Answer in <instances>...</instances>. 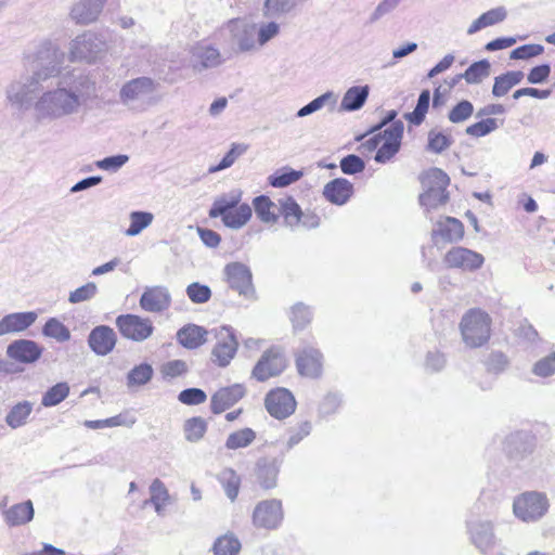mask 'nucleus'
I'll return each instance as SVG.
<instances>
[{"instance_id": "0eeeda50", "label": "nucleus", "mask_w": 555, "mask_h": 555, "mask_svg": "<svg viewBox=\"0 0 555 555\" xmlns=\"http://www.w3.org/2000/svg\"><path fill=\"white\" fill-rule=\"evenodd\" d=\"M116 326L122 337L135 343H142L154 333L153 322L138 314H120L116 318Z\"/></svg>"}, {"instance_id": "cd10ccee", "label": "nucleus", "mask_w": 555, "mask_h": 555, "mask_svg": "<svg viewBox=\"0 0 555 555\" xmlns=\"http://www.w3.org/2000/svg\"><path fill=\"white\" fill-rule=\"evenodd\" d=\"M34 505L30 500L17 503L8 508L4 513V521L10 527H17L28 524L34 518Z\"/></svg>"}, {"instance_id": "a211bd4d", "label": "nucleus", "mask_w": 555, "mask_h": 555, "mask_svg": "<svg viewBox=\"0 0 555 555\" xmlns=\"http://www.w3.org/2000/svg\"><path fill=\"white\" fill-rule=\"evenodd\" d=\"M139 304L144 311L160 313L170 307L171 295L166 286H150L142 293Z\"/></svg>"}, {"instance_id": "2eb2a0df", "label": "nucleus", "mask_w": 555, "mask_h": 555, "mask_svg": "<svg viewBox=\"0 0 555 555\" xmlns=\"http://www.w3.org/2000/svg\"><path fill=\"white\" fill-rule=\"evenodd\" d=\"M443 262L450 269L473 272L482 267L485 257L469 248L455 246L446 253Z\"/></svg>"}, {"instance_id": "473e14b6", "label": "nucleus", "mask_w": 555, "mask_h": 555, "mask_svg": "<svg viewBox=\"0 0 555 555\" xmlns=\"http://www.w3.org/2000/svg\"><path fill=\"white\" fill-rule=\"evenodd\" d=\"M524 73L521 70H511L496 76L492 87V94L495 98L504 96L508 91L516 85L520 83L524 79Z\"/></svg>"}, {"instance_id": "f03ea898", "label": "nucleus", "mask_w": 555, "mask_h": 555, "mask_svg": "<svg viewBox=\"0 0 555 555\" xmlns=\"http://www.w3.org/2000/svg\"><path fill=\"white\" fill-rule=\"evenodd\" d=\"M158 87L159 83L147 76L127 80L119 89V103L132 113H144L157 103Z\"/></svg>"}, {"instance_id": "a18cd8bd", "label": "nucleus", "mask_w": 555, "mask_h": 555, "mask_svg": "<svg viewBox=\"0 0 555 555\" xmlns=\"http://www.w3.org/2000/svg\"><path fill=\"white\" fill-rule=\"evenodd\" d=\"M280 205L281 212L284 216L285 223L287 225L293 228L301 221V218L304 217L301 208L293 197L287 196L285 198H281Z\"/></svg>"}, {"instance_id": "ddd939ff", "label": "nucleus", "mask_w": 555, "mask_h": 555, "mask_svg": "<svg viewBox=\"0 0 555 555\" xmlns=\"http://www.w3.org/2000/svg\"><path fill=\"white\" fill-rule=\"evenodd\" d=\"M286 367L284 354L276 348L266 350L251 371V376L258 382H266L280 375Z\"/></svg>"}, {"instance_id": "5fc2aeb1", "label": "nucleus", "mask_w": 555, "mask_h": 555, "mask_svg": "<svg viewBox=\"0 0 555 555\" xmlns=\"http://www.w3.org/2000/svg\"><path fill=\"white\" fill-rule=\"evenodd\" d=\"M474 114V105L468 100H461L448 113V119L452 124H461L468 120Z\"/></svg>"}, {"instance_id": "37998d69", "label": "nucleus", "mask_w": 555, "mask_h": 555, "mask_svg": "<svg viewBox=\"0 0 555 555\" xmlns=\"http://www.w3.org/2000/svg\"><path fill=\"white\" fill-rule=\"evenodd\" d=\"M429 103H430V92H429V90L425 89L420 93L416 106L414 107L413 112L406 113L404 115V118L409 122H411L415 126H420L426 117V113L428 112V108H429Z\"/></svg>"}, {"instance_id": "603ef678", "label": "nucleus", "mask_w": 555, "mask_h": 555, "mask_svg": "<svg viewBox=\"0 0 555 555\" xmlns=\"http://www.w3.org/2000/svg\"><path fill=\"white\" fill-rule=\"evenodd\" d=\"M247 149L248 146L244 143H232L229 152L222 157L218 165L209 168V172L214 173L230 168L235 160L247 151Z\"/></svg>"}, {"instance_id": "6e6552de", "label": "nucleus", "mask_w": 555, "mask_h": 555, "mask_svg": "<svg viewBox=\"0 0 555 555\" xmlns=\"http://www.w3.org/2000/svg\"><path fill=\"white\" fill-rule=\"evenodd\" d=\"M229 287L246 299H255L256 291L253 285L250 269L242 262H231L224 267Z\"/></svg>"}, {"instance_id": "dca6fc26", "label": "nucleus", "mask_w": 555, "mask_h": 555, "mask_svg": "<svg viewBox=\"0 0 555 555\" xmlns=\"http://www.w3.org/2000/svg\"><path fill=\"white\" fill-rule=\"evenodd\" d=\"M43 352V348L35 340L21 338L12 341L7 347V356L11 360L22 364L37 362Z\"/></svg>"}, {"instance_id": "7c9ffc66", "label": "nucleus", "mask_w": 555, "mask_h": 555, "mask_svg": "<svg viewBox=\"0 0 555 555\" xmlns=\"http://www.w3.org/2000/svg\"><path fill=\"white\" fill-rule=\"evenodd\" d=\"M507 17V11L504 7H498L482 13L467 28V35H474L482 28L496 25Z\"/></svg>"}, {"instance_id": "338daca9", "label": "nucleus", "mask_w": 555, "mask_h": 555, "mask_svg": "<svg viewBox=\"0 0 555 555\" xmlns=\"http://www.w3.org/2000/svg\"><path fill=\"white\" fill-rule=\"evenodd\" d=\"M543 51H544V48L541 44H535V43L524 44V46H520V47L514 49L511 52L509 57L512 60H528V59H531V57L542 54Z\"/></svg>"}, {"instance_id": "423d86ee", "label": "nucleus", "mask_w": 555, "mask_h": 555, "mask_svg": "<svg viewBox=\"0 0 555 555\" xmlns=\"http://www.w3.org/2000/svg\"><path fill=\"white\" fill-rule=\"evenodd\" d=\"M107 49L106 40L92 31H86L77 36L70 42V59L73 61L93 62L101 57Z\"/></svg>"}, {"instance_id": "412c9836", "label": "nucleus", "mask_w": 555, "mask_h": 555, "mask_svg": "<svg viewBox=\"0 0 555 555\" xmlns=\"http://www.w3.org/2000/svg\"><path fill=\"white\" fill-rule=\"evenodd\" d=\"M246 393L242 384H234L229 387L220 388L210 399V409L214 414H220L233 406Z\"/></svg>"}, {"instance_id": "58836bf2", "label": "nucleus", "mask_w": 555, "mask_h": 555, "mask_svg": "<svg viewBox=\"0 0 555 555\" xmlns=\"http://www.w3.org/2000/svg\"><path fill=\"white\" fill-rule=\"evenodd\" d=\"M256 431L249 427L231 433L225 440L228 450H237L249 447L256 439Z\"/></svg>"}, {"instance_id": "774afa93", "label": "nucleus", "mask_w": 555, "mask_h": 555, "mask_svg": "<svg viewBox=\"0 0 555 555\" xmlns=\"http://www.w3.org/2000/svg\"><path fill=\"white\" fill-rule=\"evenodd\" d=\"M532 372L537 376L541 377H547L555 373V352H552L547 357L539 360L533 369Z\"/></svg>"}, {"instance_id": "c03bdc74", "label": "nucleus", "mask_w": 555, "mask_h": 555, "mask_svg": "<svg viewBox=\"0 0 555 555\" xmlns=\"http://www.w3.org/2000/svg\"><path fill=\"white\" fill-rule=\"evenodd\" d=\"M336 101H337V96L335 95V93L333 91H327V92L321 94L320 96L315 98L314 100H312L311 102H309L308 104L302 106L301 108H299L296 113V116L299 118L306 117L308 115H311V114L320 111L326 104H331V106L334 107L336 104Z\"/></svg>"}, {"instance_id": "864d4df0", "label": "nucleus", "mask_w": 555, "mask_h": 555, "mask_svg": "<svg viewBox=\"0 0 555 555\" xmlns=\"http://www.w3.org/2000/svg\"><path fill=\"white\" fill-rule=\"evenodd\" d=\"M183 428L185 439L191 442H196L204 437L207 430V424L202 417H191L185 421Z\"/></svg>"}, {"instance_id": "f8f14e48", "label": "nucleus", "mask_w": 555, "mask_h": 555, "mask_svg": "<svg viewBox=\"0 0 555 555\" xmlns=\"http://www.w3.org/2000/svg\"><path fill=\"white\" fill-rule=\"evenodd\" d=\"M467 531L472 543L483 554L491 555L498 544L494 526L490 520L475 519L467 521Z\"/></svg>"}, {"instance_id": "6ab92c4d", "label": "nucleus", "mask_w": 555, "mask_h": 555, "mask_svg": "<svg viewBox=\"0 0 555 555\" xmlns=\"http://www.w3.org/2000/svg\"><path fill=\"white\" fill-rule=\"evenodd\" d=\"M191 63L194 70L203 72L219 66L222 59L216 47L199 42L191 49Z\"/></svg>"}, {"instance_id": "b1692460", "label": "nucleus", "mask_w": 555, "mask_h": 555, "mask_svg": "<svg viewBox=\"0 0 555 555\" xmlns=\"http://www.w3.org/2000/svg\"><path fill=\"white\" fill-rule=\"evenodd\" d=\"M353 184L345 178H336L324 185L323 196L334 205H345L353 195Z\"/></svg>"}, {"instance_id": "09e8293b", "label": "nucleus", "mask_w": 555, "mask_h": 555, "mask_svg": "<svg viewBox=\"0 0 555 555\" xmlns=\"http://www.w3.org/2000/svg\"><path fill=\"white\" fill-rule=\"evenodd\" d=\"M69 395V386L65 382L50 387L42 396L41 404L46 408L55 406Z\"/></svg>"}, {"instance_id": "6e6d98bb", "label": "nucleus", "mask_w": 555, "mask_h": 555, "mask_svg": "<svg viewBox=\"0 0 555 555\" xmlns=\"http://www.w3.org/2000/svg\"><path fill=\"white\" fill-rule=\"evenodd\" d=\"M310 307L302 302H297L292 307L291 320L295 330L305 328L312 320Z\"/></svg>"}, {"instance_id": "4be33fe9", "label": "nucleus", "mask_w": 555, "mask_h": 555, "mask_svg": "<svg viewBox=\"0 0 555 555\" xmlns=\"http://www.w3.org/2000/svg\"><path fill=\"white\" fill-rule=\"evenodd\" d=\"M36 311L13 312L0 320V336L22 333L29 328L37 320Z\"/></svg>"}, {"instance_id": "4c0bfd02", "label": "nucleus", "mask_w": 555, "mask_h": 555, "mask_svg": "<svg viewBox=\"0 0 555 555\" xmlns=\"http://www.w3.org/2000/svg\"><path fill=\"white\" fill-rule=\"evenodd\" d=\"M218 480L222 485L228 499L234 502L238 495L241 477L232 468H224L218 475Z\"/></svg>"}, {"instance_id": "72a5a7b5", "label": "nucleus", "mask_w": 555, "mask_h": 555, "mask_svg": "<svg viewBox=\"0 0 555 555\" xmlns=\"http://www.w3.org/2000/svg\"><path fill=\"white\" fill-rule=\"evenodd\" d=\"M453 142L454 139L450 132L434 128L428 132L426 150L435 154H441L448 150Z\"/></svg>"}, {"instance_id": "20e7f679", "label": "nucleus", "mask_w": 555, "mask_h": 555, "mask_svg": "<svg viewBox=\"0 0 555 555\" xmlns=\"http://www.w3.org/2000/svg\"><path fill=\"white\" fill-rule=\"evenodd\" d=\"M449 183L450 178L442 169L431 168L424 175L422 185L425 191L420 195L418 201L426 215L446 205L449 199L447 192Z\"/></svg>"}, {"instance_id": "2f4dec72", "label": "nucleus", "mask_w": 555, "mask_h": 555, "mask_svg": "<svg viewBox=\"0 0 555 555\" xmlns=\"http://www.w3.org/2000/svg\"><path fill=\"white\" fill-rule=\"evenodd\" d=\"M241 198L242 192L240 190H233L228 194L221 195L214 202L209 210V217L218 218L224 216L238 205Z\"/></svg>"}, {"instance_id": "9b49d317", "label": "nucleus", "mask_w": 555, "mask_h": 555, "mask_svg": "<svg viewBox=\"0 0 555 555\" xmlns=\"http://www.w3.org/2000/svg\"><path fill=\"white\" fill-rule=\"evenodd\" d=\"M215 336L217 344L211 351L212 361L219 366L225 367L236 354L238 348L237 338L234 330L228 325L217 330Z\"/></svg>"}, {"instance_id": "9d476101", "label": "nucleus", "mask_w": 555, "mask_h": 555, "mask_svg": "<svg viewBox=\"0 0 555 555\" xmlns=\"http://www.w3.org/2000/svg\"><path fill=\"white\" fill-rule=\"evenodd\" d=\"M283 518L282 502L278 499L259 502L253 512V524L257 528L276 529L281 526Z\"/></svg>"}, {"instance_id": "39448f33", "label": "nucleus", "mask_w": 555, "mask_h": 555, "mask_svg": "<svg viewBox=\"0 0 555 555\" xmlns=\"http://www.w3.org/2000/svg\"><path fill=\"white\" fill-rule=\"evenodd\" d=\"M548 500L540 492H525L518 495L513 503L515 516L525 522L540 520L548 511Z\"/></svg>"}, {"instance_id": "c756f323", "label": "nucleus", "mask_w": 555, "mask_h": 555, "mask_svg": "<svg viewBox=\"0 0 555 555\" xmlns=\"http://www.w3.org/2000/svg\"><path fill=\"white\" fill-rule=\"evenodd\" d=\"M370 94V87L354 86L349 88L340 102V109L345 112H354L363 107Z\"/></svg>"}, {"instance_id": "0e129e2a", "label": "nucleus", "mask_w": 555, "mask_h": 555, "mask_svg": "<svg viewBox=\"0 0 555 555\" xmlns=\"http://www.w3.org/2000/svg\"><path fill=\"white\" fill-rule=\"evenodd\" d=\"M181 403L186 405H196L206 401L207 395L201 388H186L178 395Z\"/></svg>"}, {"instance_id": "79ce46f5", "label": "nucleus", "mask_w": 555, "mask_h": 555, "mask_svg": "<svg viewBox=\"0 0 555 555\" xmlns=\"http://www.w3.org/2000/svg\"><path fill=\"white\" fill-rule=\"evenodd\" d=\"M302 177V171L283 167L270 175L268 178L269 184L273 188H285L297 182Z\"/></svg>"}, {"instance_id": "7ed1b4c3", "label": "nucleus", "mask_w": 555, "mask_h": 555, "mask_svg": "<svg viewBox=\"0 0 555 555\" xmlns=\"http://www.w3.org/2000/svg\"><path fill=\"white\" fill-rule=\"evenodd\" d=\"M491 324L492 320L486 311L479 308L467 310L459 325L464 344L469 348L486 345L491 336Z\"/></svg>"}, {"instance_id": "f3484780", "label": "nucleus", "mask_w": 555, "mask_h": 555, "mask_svg": "<svg viewBox=\"0 0 555 555\" xmlns=\"http://www.w3.org/2000/svg\"><path fill=\"white\" fill-rule=\"evenodd\" d=\"M232 41L241 52L251 51L256 47V26L242 18H232L225 24Z\"/></svg>"}, {"instance_id": "8fccbe9b", "label": "nucleus", "mask_w": 555, "mask_h": 555, "mask_svg": "<svg viewBox=\"0 0 555 555\" xmlns=\"http://www.w3.org/2000/svg\"><path fill=\"white\" fill-rule=\"evenodd\" d=\"M241 550V543L232 534L219 537L214 545L212 551L215 555H236Z\"/></svg>"}, {"instance_id": "e2e57ef3", "label": "nucleus", "mask_w": 555, "mask_h": 555, "mask_svg": "<svg viewBox=\"0 0 555 555\" xmlns=\"http://www.w3.org/2000/svg\"><path fill=\"white\" fill-rule=\"evenodd\" d=\"M129 160V156L125 154L107 156L103 159L95 162L99 169L116 172Z\"/></svg>"}, {"instance_id": "c9c22d12", "label": "nucleus", "mask_w": 555, "mask_h": 555, "mask_svg": "<svg viewBox=\"0 0 555 555\" xmlns=\"http://www.w3.org/2000/svg\"><path fill=\"white\" fill-rule=\"evenodd\" d=\"M491 74V64L487 59L470 64L462 76L467 85H479Z\"/></svg>"}, {"instance_id": "f257e3e1", "label": "nucleus", "mask_w": 555, "mask_h": 555, "mask_svg": "<svg viewBox=\"0 0 555 555\" xmlns=\"http://www.w3.org/2000/svg\"><path fill=\"white\" fill-rule=\"evenodd\" d=\"M64 60L59 48L43 44L31 75L8 87V101L18 109L33 107L38 122L77 114L94 94L95 83L80 69L63 72Z\"/></svg>"}, {"instance_id": "a878e982", "label": "nucleus", "mask_w": 555, "mask_h": 555, "mask_svg": "<svg viewBox=\"0 0 555 555\" xmlns=\"http://www.w3.org/2000/svg\"><path fill=\"white\" fill-rule=\"evenodd\" d=\"M280 463L278 460L260 459L256 465V479L262 489L276 487Z\"/></svg>"}, {"instance_id": "c85d7f7f", "label": "nucleus", "mask_w": 555, "mask_h": 555, "mask_svg": "<svg viewBox=\"0 0 555 555\" xmlns=\"http://www.w3.org/2000/svg\"><path fill=\"white\" fill-rule=\"evenodd\" d=\"M433 235H439L447 243H455L464 236L463 223L453 217H447L437 223V229L433 231Z\"/></svg>"}, {"instance_id": "5701e85b", "label": "nucleus", "mask_w": 555, "mask_h": 555, "mask_svg": "<svg viewBox=\"0 0 555 555\" xmlns=\"http://www.w3.org/2000/svg\"><path fill=\"white\" fill-rule=\"evenodd\" d=\"M297 370L300 375L315 378L322 372V354L312 347H305L296 358Z\"/></svg>"}, {"instance_id": "13d9d810", "label": "nucleus", "mask_w": 555, "mask_h": 555, "mask_svg": "<svg viewBox=\"0 0 555 555\" xmlns=\"http://www.w3.org/2000/svg\"><path fill=\"white\" fill-rule=\"evenodd\" d=\"M508 364V358L502 351H492L485 361L487 371L496 375L503 373Z\"/></svg>"}, {"instance_id": "680f3d73", "label": "nucleus", "mask_w": 555, "mask_h": 555, "mask_svg": "<svg viewBox=\"0 0 555 555\" xmlns=\"http://www.w3.org/2000/svg\"><path fill=\"white\" fill-rule=\"evenodd\" d=\"M312 429V425L310 422L305 421L298 424L297 427H294L289 430V437L286 442V450L289 451L295 446H297L304 438L310 435Z\"/></svg>"}, {"instance_id": "bb28decb", "label": "nucleus", "mask_w": 555, "mask_h": 555, "mask_svg": "<svg viewBox=\"0 0 555 555\" xmlns=\"http://www.w3.org/2000/svg\"><path fill=\"white\" fill-rule=\"evenodd\" d=\"M208 331L196 324H186L177 332V340L186 349H196L207 341Z\"/></svg>"}, {"instance_id": "1a4fd4ad", "label": "nucleus", "mask_w": 555, "mask_h": 555, "mask_svg": "<svg viewBox=\"0 0 555 555\" xmlns=\"http://www.w3.org/2000/svg\"><path fill=\"white\" fill-rule=\"evenodd\" d=\"M535 443V436L531 431L517 430L505 438L504 450L511 461L519 463L533 453Z\"/></svg>"}, {"instance_id": "bf43d9fd", "label": "nucleus", "mask_w": 555, "mask_h": 555, "mask_svg": "<svg viewBox=\"0 0 555 555\" xmlns=\"http://www.w3.org/2000/svg\"><path fill=\"white\" fill-rule=\"evenodd\" d=\"M98 293V286L94 282H88L87 284L76 288L69 293L68 301L70 304H79L92 299Z\"/></svg>"}, {"instance_id": "49530a36", "label": "nucleus", "mask_w": 555, "mask_h": 555, "mask_svg": "<svg viewBox=\"0 0 555 555\" xmlns=\"http://www.w3.org/2000/svg\"><path fill=\"white\" fill-rule=\"evenodd\" d=\"M130 219V225L126 230V235L128 236H137L139 235L144 229L151 225L153 222L154 216L152 212L149 211H140L135 210L130 212L129 215Z\"/></svg>"}, {"instance_id": "4d7b16f0", "label": "nucleus", "mask_w": 555, "mask_h": 555, "mask_svg": "<svg viewBox=\"0 0 555 555\" xmlns=\"http://www.w3.org/2000/svg\"><path fill=\"white\" fill-rule=\"evenodd\" d=\"M185 293L194 304H205L211 298V289L208 285L193 282L188 285Z\"/></svg>"}, {"instance_id": "052dcab7", "label": "nucleus", "mask_w": 555, "mask_h": 555, "mask_svg": "<svg viewBox=\"0 0 555 555\" xmlns=\"http://www.w3.org/2000/svg\"><path fill=\"white\" fill-rule=\"evenodd\" d=\"M339 167L345 175H357L365 169L364 160L356 155L349 154L340 159Z\"/></svg>"}, {"instance_id": "ea45409f", "label": "nucleus", "mask_w": 555, "mask_h": 555, "mask_svg": "<svg viewBox=\"0 0 555 555\" xmlns=\"http://www.w3.org/2000/svg\"><path fill=\"white\" fill-rule=\"evenodd\" d=\"M154 370L149 363H141L132 367L127 374V387H139L146 385L153 377Z\"/></svg>"}, {"instance_id": "e433bc0d", "label": "nucleus", "mask_w": 555, "mask_h": 555, "mask_svg": "<svg viewBox=\"0 0 555 555\" xmlns=\"http://www.w3.org/2000/svg\"><path fill=\"white\" fill-rule=\"evenodd\" d=\"M33 412V403L29 401H22L13 405L5 416V423L12 429L24 426L27 418Z\"/></svg>"}, {"instance_id": "3c124183", "label": "nucleus", "mask_w": 555, "mask_h": 555, "mask_svg": "<svg viewBox=\"0 0 555 555\" xmlns=\"http://www.w3.org/2000/svg\"><path fill=\"white\" fill-rule=\"evenodd\" d=\"M501 125H503V120L499 124L498 119L495 118H483L470 126H468L465 130L467 135L474 137V138H481L486 137L489 133L496 130Z\"/></svg>"}, {"instance_id": "de8ad7c7", "label": "nucleus", "mask_w": 555, "mask_h": 555, "mask_svg": "<svg viewBox=\"0 0 555 555\" xmlns=\"http://www.w3.org/2000/svg\"><path fill=\"white\" fill-rule=\"evenodd\" d=\"M253 205L257 217L264 223L275 222L278 216L272 211L274 203L267 195H259L254 198Z\"/></svg>"}, {"instance_id": "aec40b11", "label": "nucleus", "mask_w": 555, "mask_h": 555, "mask_svg": "<svg viewBox=\"0 0 555 555\" xmlns=\"http://www.w3.org/2000/svg\"><path fill=\"white\" fill-rule=\"evenodd\" d=\"M117 343V335L107 325L95 326L88 336V345L96 356H107L113 351Z\"/></svg>"}, {"instance_id": "f704fd0d", "label": "nucleus", "mask_w": 555, "mask_h": 555, "mask_svg": "<svg viewBox=\"0 0 555 555\" xmlns=\"http://www.w3.org/2000/svg\"><path fill=\"white\" fill-rule=\"evenodd\" d=\"M251 208L248 204H241L221 217L222 222L230 229H241L251 218Z\"/></svg>"}, {"instance_id": "a19ab883", "label": "nucleus", "mask_w": 555, "mask_h": 555, "mask_svg": "<svg viewBox=\"0 0 555 555\" xmlns=\"http://www.w3.org/2000/svg\"><path fill=\"white\" fill-rule=\"evenodd\" d=\"M42 335L55 339L57 343H65L70 339V331L59 319L50 318L42 327Z\"/></svg>"}, {"instance_id": "393cba45", "label": "nucleus", "mask_w": 555, "mask_h": 555, "mask_svg": "<svg viewBox=\"0 0 555 555\" xmlns=\"http://www.w3.org/2000/svg\"><path fill=\"white\" fill-rule=\"evenodd\" d=\"M105 0H80L70 11L72 18L77 24L94 22L102 12Z\"/></svg>"}, {"instance_id": "4468645a", "label": "nucleus", "mask_w": 555, "mask_h": 555, "mask_svg": "<svg viewBox=\"0 0 555 555\" xmlns=\"http://www.w3.org/2000/svg\"><path fill=\"white\" fill-rule=\"evenodd\" d=\"M264 406L272 417L284 420L295 412L296 400L288 389L276 388L266 395Z\"/></svg>"}, {"instance_id": "69168bd1", "label": "nucleus", "mask_w": 555, "mask_h": 555, "mask_svg": "<svg viewBox=\"0 0 555 555\" xmlns=\"http://www.w3.org/2000/svg\"><path fill=\"white\" fill-rule=\"evenodd\" d=\"M404 125L401 120L393 121L388 128L382 133L383 142H390L391 144L401 146V140L403 135Z\"/></svg>"}]
</instances>
